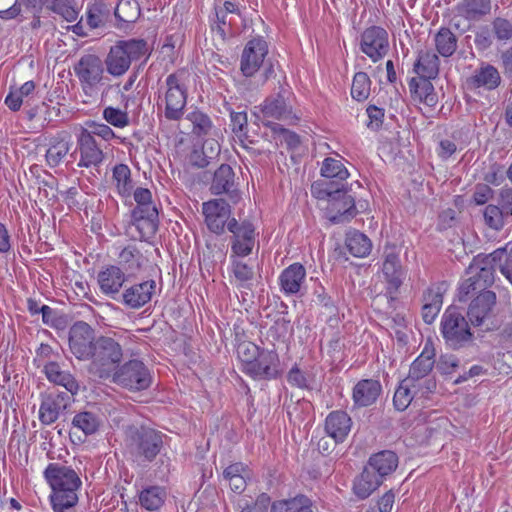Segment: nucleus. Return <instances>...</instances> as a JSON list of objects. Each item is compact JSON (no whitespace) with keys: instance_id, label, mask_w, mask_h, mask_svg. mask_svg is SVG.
<instances>
[{"instance_id":"obj_42","label":"nucleus","mask_w":512,"mask_h":512,"mask_svg":"<svg viewBox=\"0 0 512 512\" xmlns=\"http://www.w3.org/2000/svg\"><path fill=\"white\" fill-rule=\"evenodd\" d=\"M320 173L325 179L339 181L341 184H345L344 182L349 176V172L342 161L331 157L324 159Z\"/></svg>"},{"instance_id":"obj_34","label":"nucleus","mask_w":512,"mask_h":512,"mask_svg":"<svg viewBox=\"0 0 512 512\" xmlns=\"http://www.w3.org/2000/svg\"><path fill=\"white\" fill-rule=\"evenodd\" d=\"M383 482V479L367 465L362 473L355 479L353 490L361 499L370 496Z\"/></svg>"},{"instance_id":"obj_64","label":"nucleus","mask_w":512,"mask_h":512,"mask_svg":"<svg viewBox=\"0 0 512 512\" xmlns=\"http://www.w3.org/2000/svg\"><path fill=\"white\" fill-rule=\"evenodd\" d=\"M493 190L487 184H477L473 193V201L476 205H483L493 196Z\"/></svg>"},{"instance_id":"obj_26","label":"nucleus","mask_w":512,"mask_h":512,"mask_svg":"<svg viewBox=\"0 0 512 512\" xmlns=\"http://www.w3.org/2000/svg\"><path fill=\"white\" fill-rule=\"evenodd\" d=\"M351 418L344 411L331 412L325 421L326 433L335 440V443L343 442L350 432Z\"/></svg>"},{"instance_id":"obj_27","label":"nucleus","mask_w":512,"mask_h":512,"mask_svg":"<svg viewBox=\"0 0 512 512\" xmlns=\"http://www.w3.org/2000/svg\"><path fill=\"white\" fill-rule=\"evenodd\" d=\"M430 80V78L414 77L409 82V89L413 100L433 108L438 103V96Z\"/></svg>"},{"instance_id":"obj_57","label":"nucleus","mask_w":512,"mask_h":512,"mask_svg":"<svg viewBox=\"0 0 512 512\" xmlns=\"http://www.w3.org/2000/svg\"><path fill=\"white\" fill-rule=\"evenodd\" d=\"M500 251H502L503 254L499 257V269L512 284V243L507 244L504 248H501Z\"/></svg>"},{"instance_id":"obj_47","label":"nucleus","mask_w":512,"mask_h":512,"mask_svg":"<svg viewBox=\"0 0 512 512\" xmlns=\"http://www.w3.org/2000/svg\"><path fill=\"white\" fill-rule=\"evenodd\" d=\"M113 179L122 196H129L132 190L131 171L125 164H118L113 169Z\"/></svg>"},{"instance_id":"obj_38","label":"nucleus","mask_w":512,"mask_h":512,"mask_svg":"<svg viewBox=\"0 0 512 512\" xmlns=\"http://www.w3.org/2000/svg\"><path fill=\"white\" fill-rule=\"evenodd\" d=\"M44 372L50 382L63 386L71 395L77 392V381L68 371L62 370L58 363L49 362L44 366Z\"/></svg>"},{"instance_id":"obj_40","label":"nucleus","mask_w":512,"mask_h":512,"mask_svg":"<svg viewBox=\"0 0 512 512\" xmlns=\"http://www.w3.org/2000/svg\"><path fill=\"white\" fill-rule=\"evenodd\" d=\"M167 497L165 488L161 486H149L143 489L139 494V503L141 507L148 511L159 510Z\"/></svg>"},{"instance_id":"obj_23","label":"nucleus","mask_w":512,"mask_h":512,"mask_svg":"<svg viewBox=\"0 0 512 512\" xmlns=\"http://www.w3.org/2000/svg\"><path fill=\"white\" fill-rule=\"evenodd\" d=\"M492 5L493 0H460L455 11L469 22H478L491 14Z\"/></svg>"},{"instance_id":"obj_59","label":"nucleus","mask_w":512,"mask_h":512,"mask_svg":"<svg viewBox=\"0 0 512 512\" xmlns=\"http://www.w3.org/2000/svg\"><path fill=\"white\" fill-rule=\"evenodd\" d=\"M56 5L52 12L60 15L66 21H75L78 17L77 10L72 5V0H56Z\"/></svg>"},{"instance_id":"obj_20","label":"nucleus","mask_w":512,"mask_h":512,"mask_svg":"<svg viewBox=\"0 0 512 512\" xmlns=\"http://www.w3.org/2000/svg\"><path fill=\"white\" fill-rule=\"evenodd\" d=\"M78 149L80 152V167H96L102 163L104 154L98 146L95 138L88 133L87 129H82L78 136Z\"/></svg>"},{"instance_id":"obj_28","label":"nucleus","mask_w":512,"mask_h":512,"mask_svg":"<svg viewBox=\"0 0 512 512\" xmlns=\"http://www.w3.org/2000/svg\"><path fill=\"white\" fill-rule=\"evenodd\" d=\"M72 146L71 135L66 131L57 133L50 141V146L46 151V162L50 167H56L68 154Z\"/></svg>"},{"instance_id":"obj_45","label":"nucleus","mask_w":512,"mask_h":512,"mask_svg":"<svg viewBox=\"0 0 512 512\" xmlns=\"http://www.w3.org/2000/svg\"><path fill=\"white\" fill-rule=\"evenodd\" d=\"M140 16L136 0H120L115 8V17L122 23H134Z\"/></svg>"},{"instance_id":"obj_14","label":"nucleus","mask_w":512,"mask_h":512,"mask_svg":"<svg viewBox=\"0 0 512 512\" xmlns=\"http://www.w3.org/2000/svg\"><path fill=\"white\" fill-rule=\"evenodd\" d=\"M503 254L500 249H496L493 253L482 256H476L470 266L467 274L472 275L478 283V288L487 291L486 288L494 282V272L499 257Z\"/></svg>"},{"instance_id":"obj_10","label":"nucleus","mask_w":512,"mask_h":512,"mask_svg":"<svg viewBox=\"0 0 512 512\" xmlns=\"http://www.w3.org/2000/svg\"><path fill=\"white\" fill-rule=\"evenodd\" d=\"M74 72L80 81L83 91L88 93L103 79V61L95 54H85L74 65Z\"/></svg>"},{"instance_id":"obj_60","label":"nucleus","mask_w":512,"mask_h":512,"mask_svg":"<svg viewBox=\"0 0 512 512\" xmlns=\"http://www.w3.org/2000/svg\"><path fill=\"white\" fill-rule=\"evenodd\" d=\"M232 132L242 140L247 135V114L245 112L231 113Z\"/></svg>"},{"instance_id":"obj_24","label":"nucleus","mask_w":512,"mask_h":512,"mask_svg":"<svg viewBox=\"0 0 512 512\" xmlns=\"http://www.w3.org/2000/svg\"><path fill=\"white\" fill-rule=\"evenodd\" d=\"M155 288L156 283L154 280L132 285L123 292V303L132 309H138L151 300Z\"/></svg>"},{"instance_id":"obj_58","label":"nucleus","mask_w":512,"mask_h":512,"mask_svg":"<svg viewBox=\"0 0 512 512\" xmlns=\"http://www.w3.org/2000/svg\"><path fill=\"white\" fill-rule=\"evenodd\" d=\"M287 380L292 386L301 389L309 388L311 382L310 376L301 369H299L298 366H294L290 369L287 375Z\"/></svg>"},{"instance_id":"obj_39","label":"nucleus","mask_w":512,"mask_h":512,"mask_svg":"<svg viewBox=\"0 0 512 512\" xmlns=\"http://www.w3.org/2000/svg\"><path fill=\"white\" fill-rule=\"evenodd\" d=\"M345 246L354 257L364 258L372 250V241L358 230H350L346 234Z\"/></svg>"},{"instance_id":"obj_8","label":"nucleus","mask_w":512,"mask_h":512,"mask_svg":"<svg viewBox=\"0 0 512 512\" xmlns=\"http://www.w3.org/2000/svg\"><path fill=\"white\" fill-rule=\"evenodd\" d=\"M400 251L397 245L389 242L383 248L381 271L387 284V293L391 296L398 292L406 275L400 260Z\"/></svg>"},{"instance_id":"obj_52","label":"nucleus","mask_w":512,"mask_h":512,"mask_svg":"<svg viewBox=\"0 0 512 512\" xmlns=\"http://www.w3.org/2000/svg\"><path fill=\"white\" fill-rule=\"evenodd\" d=\"M261 350L257 345L252 342L245 341L238 345L237 347V356L241 360V362L245 365L244 370L248 369L253 360L259 355Z\"/></svg>"},{"instance_id":"obj_25","label":"nucleus","mask_w":512,"mask_h":512,"mask_svg":"<svg viewBox=\"0 0 512 512\" xmlns=\"http://www.w3.org/2000/svg\"><path fill=\"white\" fill-rule=\"evenodd\" d=\"M232 236L231 257L249 255L255 245V232L251 226H228Z\"/></svg>"},{"instance_id":"obj_7","label":"nucleus","mask_w":512,"mask_h":512,"mask_svg":"<svg viewBox=\"0 0 512 512\" xmlns=\"http://www.w3.org/2000/svg\"><path fill=\"white\" fill-rule=\"evenodd\" d=\"M441 331L452 349H459L472 339L468 322L455 307H449L443 314Z\"/></svg>"},{"instance_id":"obj_19","label":"nucleus","mask_w":512,"mask_h":512,"mask_svg":"<svg viewBox=\"0 0 512 512\" xmlns=\"http://www.w3.org/2000/svg\"><path fill=\"white\" fill-rule=\"evenodd\" d=\"M435 349L431 341H427L421 354L412 362L407 383L419 384L424 380H433L429 377L435 364Z\"/></svg>"},{"instance_id":"obj_18","label":"nucleus","mask_w":512,"mask_h":512,"mask_svg":"<svg viewBox=\"0 0 512 512\" xmlns=\"http://www.w3.org/2000/svg\"><path fill=\"white\" fill-rule=\"evenodd\" d=\"M268 53V46L264 39L258 37L250 40L241 56V71L244 76H253L263 64Z\"/></svg>"},{"instance_id":"obj_51","label":"nucleus","mask_w":512,"mask_h":512,"mask_svg":"<svg viewBox=\"0 0 512 512\" xmlns=\"http://www.w3.org/2000/svg\"><path fill=\"white\" fill-rule=\"evenodd\" d=\"M141 254L134 248H124L119 254V264L123 265L126 271L135 272L140 266Z\"/></svg>"},{"instance_id":"obj_63","label":"nucleus","mask_w":512,"mask_h":512,"mask_svg":"<svg viewBox=\"0 0 512 512\" xmlns=\"http://www.w3.org/2000/svg\"><path fill=\"white\" fill-rule=\"evenodd\" d=\"M482 291L483 289L478 288V283L474 277L469 275V277L460 285L458 297L460 301L465 302L470 294L475 292L480 293Z\"/></svg>"},{"instance_id":"obj_17","label":"nucleus","mask_w":512,"mask_h":512,"mask_svg":"<svg viewBox=\"0 0 512 512\" xmlns=\"http://www.w3.org/2000/svg\"><path fill=\"white\" fill-rule=\"evenodd\" d=\"M435 389V380H424L423 383L413 384L407 383V380L404 379L395 391L393 397L394 406L397 410L404 411L410 405L414 397L417 395L425 397L434 392Z\"/></svg>"},{"instance_id":"obj_35","label":"nucleus","mask_w":512,"mask_h":512,"mask_svg":"<svg viewBox=\"0 0 512 512\" xmlns=\"http://www.w3.org/2000/svg\"><path fill=\"white\" fill-rule=\"evenodd\" d=\"M440 61L432 50H421L414 63L413 70L419 75V78L434 79L439 74Z\"/></svg>"},{"instance_id":"obj_29","label":"nucleus","mask_w":512,"mask_h":512,"mask_svg":"<svg viewBox=\"0 0 512 512\" xmlns=\"http://www.w3.org/2000/svg\"><path fill=\"white\" fill-rule=\"evenodd\" d=\"M152 194L149 189L137 188L134 191V200L137 207L133 210V217L136 221L147 220L154 222L158 217V211L151 202Z\"/></svg>"},{"instance_id":"obj_44","label":"nucleus","mask_w":512,"mask_h":512,"mask_svg":"<svg viewBox=\"0 0 512 512\" xmlns=\"http://www.w3.org/2000/svg\"><path fill=\"white\" fill-rule=\"evenodd\" d=\"M308 506H312L311 500L305 495H297L294 498L274 502L271 512H306Z\"/></svg>"},{"instance_id":"obj_33","label":"nucleus","mask_w":512,"mask_h":512,"mask_svg":"<svg viewBox=\"0 0 512 512\" xmlns=\"http://www.w3.org/2000/svg\"><path fill=\"white\" fill-rule=\"evenodd\" d=\"M367 466L384 480L386 476L396 470L398 457L393 451L384 450L373 454L369 458Z\"/></svg>"},{"instance_id":"obj_50","label":"nucleus","mask_w":512,"mask_h":512,"mask_svg":"<svg viewBox=\"0 0 512 512\" xmlns=\"http://www.w3.org/2000/svg\"><path fill=\"white\" fill-rule=\"evenodd\" d=\"M39 195L43 196L47 201H54L58 195V181L50 173H44L42 177H38Z\"/></svg>"},{"instance_id":"obj_5","label":"nucleus","mask_w":512,"mask_h":512,"mask_svg":"<svg viewBox=\"0 0 512 512\" xmlns=\"http://www.w3.org/2000/svg\"><path fill=\"white\" fill-rule=\"evenodd\" d=\"M182 75L180 72L169 74L161 87L162 96L159 98L164 103V116L170 121H179L184 115L187 87L183 82Z\"/></svg>"},{"instance_id":"obj_11","label":"nucleus","mask_w":512,"mask_h":512,"mask_svg":"<svg viewBox=\"0 0 512 512\" xmlns=\"http://www.w3.org/2000/svg\"><path fill=\"white\" fill-rule=\"evenodd\" d=\"M325 209L326 217L331 222H365L364 217H359L362 212L358 210L354 199L346 193L345 189L341 190V196L330 200Z\"/></svg>"},{"instance_id":"obj_6","label":"nucleus","mask_w":512,"mask_h":512,"mask_svg":"<svg viewBox=\"0 0 512 512\" xmlns=\"http://www.w3.org/2000/svg\"><path fill=\"white\" fill-rule=\"evenodd\" d=\"M118 386L131 392L146 390L152 383V375L140 360H129L118 366L110 377Z\"/></svg>"},{"instance_id":"obj_31","label":"nucleus","mask_w":512,"mask_h":512,"mask_svg":"<svg viewBox=\"0 0 512 512\" xmlns=\"http://www.w3.org/2000/svg\"><path fill=\"white\" fill-rule=\"evenodd\" d=\"M306 278V270L300 263H294L284 269L280 275L281 289L286 294H296L300 291Z\"/></svg>"},{"instance_id":"obj_55","label":"nucleus","mask_w":512,"mask_h":512,"mask_svg":"<svg viewBox=\"0 0 512 512\" xmlns=\"http://www.w3.org/2000/svg\"><path fill=\"white\" fill-rule=\"evenodd\" d=\"M103 118L109 124L119 128H123L129 123L127 113L114 107H106L103 111Z\"/></svg>"},{"instance_id":"obj_43","label":"nucleus","mask_w":512,"mask_h":512,"mask_svg":"<svg viewBox=\"0 0 512 512\" xmlns=\"http://www.w3.org/2000/svg\"><path fill=\"white\" fill-rule=\"evenodd\" d=\"M437 52L443 57L452 56L457 49L456 35L446 27H442L434 37Z\"/></svg>"},{"instance_id":"obj_4","label":"nucleus","mask_w":512,"mask_h":512,"mask_svg":"<svg viewBox=\"0 0 512 512\" xmlns=\"http://www.w3.org/2000/svg\"><path fill=\"white\" fill-rule=\"evenodd\" d=\"M122 358V346L114 338L99 336L89 356V372L100 379H109Z\"/></svg>"},{"instance_id":"obj_41","label":"nucleus","mask_w":512,"mask_h":512,"mask_svg":"<svg viewBox=\"0 0 512 512\" xmlns=\"http://www.w3.org/2000/svg\"><path fill=\"white\" fill-rule=\"evenodd\" d=\"M344 188L345 184L339 181L317 180L311 185V194L319 200H326L329 204L330 200L341 196V190Z\"/></svg>"},{"instance_id":"obj_9","label":"nucleus","mask_w":512,"mask_h":512,"mask_svg":"<svg viewBox=\"0 0 512 512\" xmlns=\"http://www.w3.org/2000/svg\"><path fill=\"white\" fill-rule=\"evenodd\" d=\"M97 338L88 323L77 321L69 329V349L77 359L89 360Z\"/></svg>"},{"instance_id":"obj_15","label":"nucleus","mask_w":512,"mask_h":512,"mask_svg":"<svg viewBox=\"0 0 512 512\" xmlns=\"http://www.w3.org/2000/svg\"><path fill=\"white\" fill-rule=\"evenodd\" d=\"M496 294L493 291H482L472 300L468 308V318L474 326H485L490 329L488 322L494 315Z\"/></svg>"},{"instance_id":"obj_13","label":"nucleus","mask_w":512,"mask_h":512,"mask_svg":"<svg viewBox=\"0 0 512 512\" xmlns=\"http://www.w3.org/2000/svg\"><path fill=\"white\" fill-rule=\"evenodd\" d=\"M72 400L68 392H46L42 394V402L39 409V420L44 425L54 423L65 412Z\"/></svg>"},{"instance_id":"obj_12","label":"nucleus","mask_w":512,"mask_h":512,"mask_svg":"<svg viewBox=\"0 0 512 512\" xmlns=\"http://www.w3.org/2000/svg\"><path fill=\"white\" fill-rule=\"evenodd\" d=\"M361 51L373 62L382 59L389 51V38L387 31L379 26H371L361 35Z\"/></svg>"},{"instance_id":"obj_53","label":"nucleus","mask_w":512,"mask_h":512,"mask_svg":"<svg viewBox=\"0 0 512 512\" xmlns=\"http://www.w3.org/2000/svg\"><path fill=\"white\" fill-rule=\"evenodd\" d=\"M492 33L499 41H508L512 38V22L503 17H496L491 22Z\"/></svg>"},{"instance_id":"obj_22","label":"nucleus","mask_w":512,"mask_h":512,"mask_svg":"<svg viewBox=\"0 0 512 512\" xmlns=\"http://www.w3.org/2000/svg\"><path fill=\"white\" fill-rule=\"evenodd\" d=\"M278 362V355L274 351L261 350L245 372L254 378H275L278 374Z\"/></svg>"},{"instance_id":"obj_62","label":"nucleus","mask_w":512,"mask_h":512,"mask_svg":"<svg viewBox=\"0 0 512 512\" xmlns=\"http://www.w3.org/2000/svg\"><path fill=\"white\" fill-rule=\"evenodd\" d=\"M493 34L488 26H481L475 32L474 44L479 50H486L492 45Z\"/></svg>"},{"instance_id":"obj_37","label":"nucleus","mask_w":512,"mask_h":512,"mask_svg":"<svg viewBox=\"0 0 512 512\" xmlns=\"http://www.w3.org/2000/svg\"><path fill=\"white\" fill-rule=\"evenodd\" d=\"M206 224H227L230 218V206L224 199H213L203 203Z\"/></svg>"},{"instance_id":"obj_54","label":"nucleus","mask_w":512,"mask_h":512,"mask_svg":"<svg viewBox=\"0 0 512 512\" xmlns=\"http://www.w3.org/2000/svg\"><path fill=\"white\" fill-rule=\"evenodd\" d=\"M107 16L103 4H94L87 11V23L92 29L99 28L105 24Z\"/></svg>"},{"instance_id":"obj_36","label":"nucleus","mask_w":512,"mask_h":512,"mask_svg":"<svg viewBox=\"0 0 512 512\" xmlns=\"http://www.w3.org/2000/svg\"><path fill=\"white\" fill-rule=\"evenodd\" d=\"M467 83L472 88L484 87L488 90L495 89L500 84V74L492 65H484L476 69L468 78Z\"/></svg>"},{"instance_id":"obj_2","label":"nucleus","mask_w":512,"mask_h":512,"mask_svg":"<svg viewBox=\"0 0 512 512\" xmlns=\"http://www.w3.org/2000/svg\"><path fill=\"white\" fill-rule=\"evenodd\" d=\"M163 437L161 432L149 427L129 426L125 431V445L139 463L152 462L163 447Z\"/></svg>"},{"instance_id":"obj_56","label":"nucleus","mask_w":512,"mask_h":512,"mask_svg":"<svg viewBox=\"0 0 512 512\" xmlns=\"http://www.w3.org/2000/svg\"><path fill=\"white\" fill-rule=\"evenodd\" d=\"M232 265L235 278L240 282L241 286H246V284L253 279V269L243 261L237 259L233 260Z\"/></svg>"},{"instance_id":"obj_61","label":"nucleus","mask_w":512,"mask_h":512,"mask_svg":"<svg viewBox=\"0 0 512 512\" xmlns=\"http://www.w3.org/2000/svg\"><path fill=\"white\" fill-rule=\"evenodd\" d=\"M157 226H127L126 234L133 240L148 241L156 233Z\"/></svg>"},{"instance_id":"obj_16","label":"nucleus","mask_w":512,"mask_h":512,"mask_svg":"<svg viewBox=\"0 0 512 512\" xmlns=\"http://www.w3.org/2000/svg\"><path fill=\"white\" fill-rule=\"evenodd\" d=\"M210 191L214 195H227L232 203L240 200L241 195L235 182V173L230 165L222 164L214 172Z\"/></svg>"},{"instance_id":"obj_49","label":"nucleus","mask_w":512,"mask_h":512,"mask_svg":"<svg viewBox=\"0 0 512 512\" xmlns=\"http://www.w3.org/2000/svg\"><path fill=\"white\" fill-rule=\"evenodd\" d=\"M72 424L86 435L95 433L99 428L98 418L91 412H80L73 418Z\"/></svg>"},{"instance_id":"obj_48","label":"nucleus","mask_w":512,"mask_h":512,"mask_svg":"<svg viewBox=\"0 0 512 512\" xmlns=\"http://www.w3.org/2000/svg\"><path fill=\"white\" fill-rule=\"evenodd\" d=\"M186 118L192 123V131L197 136L207 135L212 129L213 125L210 117L200 110L190 112Z\"/></svg>"},{"instance_id":"obj_30","label":"nucleus","mask_w":512,"mask_h":512,"mask_svg":"<svg viewBox=\"0 0 512 512\" xmlns=\"http://www.w3.org/2000/svg\"><path fill=\"white\" fill-rule=\"evenodd\" d=\"M381 393V385L377 380L364 379L359 381L353 389L355 405L366 407L372 405Z\"/></svg>"},{"instance_id":"obj_21","label":"nucleus","mask_w":512,"mask_h":512,"mask_svg":"<svg viewBox=\"0 0 512 512\" xmlns=\"http://www.w3.org/2000/svg\"><path fill=\"white\" fill-rule=\"evenodd\" d=\"M289 92L283 87L276 95L267 97L261 105L264 119L284 120L292 115V106L287 101Z\"/></svg>"},{"instance_id":"obj_32","label":"nucleus","mask_w":512,"mask_h":512,"mask_svg":"<svg viewBox=\"0 0 512 512\" xmlns=\"http://www.w3.org/2000/svg\"><path fill=\"white\" fill-rule=\"evenodd\" d=\"M126 280L125 273L117 266H109L98 274L101 291L106 295L118 294Z\"/></svg>"},{"instance_id":"obj_46","label":"nucleus","mask_w":512,"mask_h":512,"mask_svg":"<svg viewBox=\"0 0 512 512\" xmlns=\"http://www.w3.org/2000/svg\"><path fill=\"white\" fill-rule=\"evenodd\" d=\"M371 81L367 73L357 72L352 81L351 96L357 101H364L370 95Z\"/></svg>"},{"instance_id":"obj_1","label":"nucleus","mask_w":512,"mask_h":512,"mask_svg":"<svg viewBox=\"0 0 512 512\" xmlns=\"http://www.w3.org/2000/svg\"><path fill=\"white\" fill-rule=\"evenodd\" d=\"M44 476L52 488L51 502L54 512H75L78 502L77 489L81 480L77 473L68 466L50 463Z\"/></svg>"},{"instance_id":"obj_3","label":"nucleus","mask_w":512,"mask_h":512,"mask_svg":"<svg viewBox=\"0 0 512 512\" xmlns=\"http://www.w3.org/2000/svg\"><path fill=\"white\" fill-rule=\"evenodd\" d=\"M149 51L148 43L144 39L117 41L105 58L106 70L110 75L120 77L128 71L132 61L149 55Z\"/></svg>"}]
</instances>
